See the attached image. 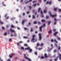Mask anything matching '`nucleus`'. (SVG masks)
Instances as JSON below:
<instances>
[{"instance_id": "nucleus-1", "label": "nucleus", "mask_w": 61, "mask_h": 61, "mask_svg": "<svg viewBox=\"0 0 61 61\" xmlns=\"http://www.w3.org/2000/svg\"><path fill=\"white\" fill-rule=\"evenodd\" d=\"M36 36L35 35H33L32 36V38L31 40V42H34V41H35V39L34 38V37H36Z\"/></svg>"}, {"instance_id": "nucleus-2", "label": "nucleus", "mask_w": 61, "mask_h": 61, "mask_svg": "<svg viewBox=\"0 0 61 61\" xmlns=\"http://www.w3.org/2000/svg\"><path fill=\"white\" fill-rule=\"evenodd\" d=\"M41 35H42L40 33H39V39L40 41H41V40H42V36H41Z\"/></svg>"}, {"instance_id": "nucleus-3", "label": "nucleus", "mask_w": 61, "mask_h": 61, "mask_svg": "<svg viewBox=\"0 0 61 61\" xmlns=\"http://www.w3.org/2000/svg\"><path fill=\"white\" fill-rule=\"evenodd\" d=\"M43 27V26H42L39 27L40 30L41 32H42V27Z\"/></svg>"}, {"instance_id": "nucleus-4", "label": "nucleus", "mask_w": 61, "mask_h": 61, "mask_svg": "<svg viewBox=\"0 0 61 61\" xmlns=\"http://www.w3.org/2000/svg\"><path fill=\"white\" fill-rule=\"evenodd\" d=\"M10 32H15V30H12L11 29H10Z\"/></svg>"}, {"instance_id": "nucleus-5", "label": "nucleus", "mask_w": 61, "mask_h": 61, "mask_svg": "<svg viewBox=\"0 0 61 61\" xmlns=\"http://www.w3.org/2000/svg\"><path fill=\"white\" fill-rule=\"evenodd\" d=\"M28 7L29 9V10H31V9L32 8V7L31 6H28Z\"/></svg>"}, {"instance_id": "nucleus-6", "label": "nucleus", "mask_w": 61, "mask_h": 61, "mask_svg": "<svg viewBox=\"0 0 61 61\" xmlns=\"http://www.w3.org/2000/svg\"><path fill=\"white\" fill-rule=\"evenodd\" d=\"M45 57L46 58L47 57H48V56H47V54L45 53L44 55Z\"/></svg>"}, {"instance_id": "nucleus-7", "label": "nucleus", "mask_w": 61, "mask_h": 61, "mask_svg": "<svg viewBox=\"0 0 61 61\" xmlns=\"http://www.w3.org/2000/svg\"><path fill=\"white\" fill-rule=\"evenodd\" d=\"M58 34V32L57 31L54 33V35L55 36H56V34Z\"/></svg>"}, {"instance_id": "nucleus-8", "label": "nucleus", "mask_w": 61, "mask_h": 61, "mask_svg": "<svg viewBox=\"0 0 61 61\" xmlns=\"http://www.w3.org/2000/svg\"><path fill=\"white\" fill-rule=\"evenodd\" d=\"M25 21V20H23L22 21V25H24V23Z\"/></svg>"}, {"instance_id": "nucleus-9", "label": "nucleus", "mask_w": 61, "mask_h": 61, "mask_svg": "<svg viewBox=\"0 0 61 61\" xmlns=\"http://www.w3.org/2000/svg\"><path fill=\"white\" fill-rule=\"evenodd\" d=\"M43 11L44 13H46L47 12V11H46V9L44 10H43Z\"/></svg>"}, {"instance_id": "nucleus-10", "label": "nucleus", "mask_w": 61, "mask_h": 61, "mask_svg": "<svg viewBox=\"0 0 61 61\" xmlns=\"http://www.w3.org/2000/svg\"><path fill=\"white\" fill-rule=\"evenodd\" d=\"M42 22H45L46 20H45L42 19L41 20Z\"/></svg>"}, {"instance_id": "nucleus-11", "label": "nucleus", "mask_w": 61, "mask_h": 61, "mask_svg": "<svg viewBox=\"0 0 61 61\" xmlns=\"http://www.w3.org/2000/svg\"><path fill=\"white\" fill-rule=\"evenodd\" d=\"M30 47H28L27 48H25V49L26 50H29V49H30Z\"/></svg>"}, {"instance_id": "nucleus-12", "label": "nucleus", "mask_w": 61, "mask_h": 61, "mask_svg": "<svg viewBox=\"0 0 61 61\" xmlns=\"http://www.w3.org/2000/svg\"><path fill=\"white\" fill-rule=\"evenodd\" d=\"M41 9L40 8H39L38 10V11L39 12H40V11H41Z\"/></svg>"}, {"instance_id": "nucleus-13", "label": "nucleus", "mask_w": 61, "mask_h": 61, "mask_svg": "<svg viewBox=\"0 0 61 61\" xmlns=\"http://www.w3.org/2000/svg\"><path fill=\"white\" fill-rule=\"evenodd\" d=\"M29 51L30 52H32V49H31V48H30V49H29Z\"/></svg>"}, {"instance_id": "nucleus-14", "label": "nucleus", "mask_w": 61, "mask_h": 61, "mask_svg": "<svg viewBox=\"0 0 61 61\" xmlns=\"http://www.w3.org/2000/svg\"><path fill=\"white\" fill-rule=\"evenodd\" d=\"M44 45V44L43 43H42L41 45H40V46H43Z\"/></svg>"}, {"instance_id": "nucleus-15", "label": "nucleus", "mask_w": 61, "mask_h": 61, "mask_svg": "<svg viewBox=\"0 0 61 61\" xmlns=\"http://www.w3.org/2000/svg\"><path fill=\"white\" fill-rule=\"evenodd\" d=\"M44 57L43 56H41L40 57V59H44Z\"/></svg>"}, {"instance_id": "nucleus-16", "label": "nucleus", "mask_w": 61, "mask_h": 61, "mask_svg": "<svg viewBox=\"0 0 61 61\" xmlns=\"http://www.w3.org/2000/svg\"><path fill=\"white\" fill-rule=\"evenodd\" d=\"M50 24H51V21H50L48 22V25H50Z\"/></svg>"}, {"instance_id": "nucleus-17", "label": "nucleus", "mask_w": 61, "mask_h": 61, "mask_svg": "<svg viewBox=\"0 0 61 61\" xmlns=\"http://www.w3.org/2000/svg\"><path fill=\"white\" fill-rule=\"evenodd\" d=\"M59 56H60L59 59L60 60H61V54H60Z\"/></svg>"}, {"instance_id": "nucleus-18", "label": "nucleus", "mask_w": 61, "mask_h": 61, "mask_svg": "<svg viewBox=\"0 0 61 61\" xmlns=\"http://www.w3.org/2000/svg\"><path fill=\"white\" fill-rule=\"evenodd\" d=\"M54 42H56V43H58V42H57V41H56V39H54Z\"/></svg>"}, {"instance_id": "nucleus-19", "label": "nucleus", "mask_w": 61, "mask_h": 61, "mask_svg": "<svg viewBox=\"0 0 61 61\" xmlns=\"http://www.w3.org/2000/svg\"><path fill=\"white\" fill-rule=\"evenodd\" d=\"M50 34L52 33V30H50L49 32H48Z\"/></svg>"}, {"instance_id": "nucleus-20", "label": "nucleus", "mask_w": 61, "mask_h": 61, "mask_svg": "<svg viewBox=\"0 0 61 61\" xmlns=\"http://www.w3.org/2000/svg\"><path fill=\"white\" fill-rule=\"evenodd\" d=\"M32 18L33 19H35V15H33Z\"/></svg>"}, {"instance_id": "nucleus-21", "label": "nucleus", "mask_w": 61, "mask_h": 61, "mask_svg": "<svg viewBox=\"0 0 61 61\" xmlns=\"http://www.w3.org/2000/svg\"><path fill=\"white\" fill-rule=\"evenodd\" d=\"M11 27L12 28H14L15 26L13 25H12L11 26Z\"/></svg>"}, {"instance_id": "nucleus-22", "label": "nucleus", "mask_w": 61, "mask_h": 61, "mask_svg": "<svg viewBox=\"0 0 61 61\" xmlns=\"http://www.w3.org/2000/svg\"><path fill=\"white\" fill-rule=\"evenodd\" d=\"M16 33H15L14 35V36H15V37H16Z\"/></svg>"}, {"instance_id": "nucleus-23", "label": "nucleus", "mask_w": 61, "mask_h": 61, "mask_svg": "<svg viewBox=\"0 0 61 61\" xmlns=\"http://www.w3.org/2000/svg\"><path fill=\"white\" fill-rule=\"evenodd\" d=\"M40 45L39 43H37V47H38V46H39Z\"/></svg>"}, {"instance_id": "nucleus-24", "label": "nucleus", "mask_w": 61, "mask_h": 61, "mask_svg": "<svg viewBox=\"0 0 61 61\" xmlns=\"http://www.w3.org/2000/svg\"><path fill=\"white\" fill-rule=\"evenodd\" d=\"M54 11H56V10H57V8H54Z\"/></svg>"}, {"instance_id": "nucleus-25", "label": "nucleus", "mask_w": 61, "mask_h": 61, "mask_svg": "<svg viewBox=\"0 0 61 61\" xmlns=\"http://www.w3.org/2000/svg\"><path fill=\"white\" fill-rule=\"evenodd\" d=\"M33 28H31V32H33Z\"/></svg>"}, {"instance_id": "nucleus-26", "label": "nucleus", "mask_w": 61, "mask_h": 61, "mask_svg": "<svg viewBox=\"0 0 61 61\" xmlns=\"http://www.w3.org/2000/svg\"><path fill=\"white\" fill-rule=\"evenodd\" d=\"M21 49H22V50H24V47H21Z\"/></svg>"}, {"instance_id": "nucleus-27", "label": "nucleus", "mask_w": 61, "mask_h": 61, "mask_svg": "<svg viewBox=\"0 0 61 61\" xmlns=\"http://www.w3.org/2000/svg\"><path fill=\"white\" fill-rule=\"evenodd\" d=\"M24 38H25V39H26L27 38H28V37H26V36H24L23 37Z\"/></svg>"}, {"instance_id": "nucleus-28", "label": "nucleus", "mask_w": 61, "mask_h": 61, "mask_svg": "<svg viewBox=\"0 0 61 61\" xmlns=\"http://www.w3.org/2000/svg\"><path fill=\"white\" fill-rule=\"evenodd\" d=\"M49 18V16H46V19H48Z\"/></svg>"}, {"instance_id": "nucleus-29", "label": "nucleus", "mask_w": 61, "mask_h": 61, "mask_svg": "<svg viewBox=\"0 0 61 61\" xmlns=\"http://www.w3.org/2000/svg\"><path fill=\"white\" fill-rule=\"evenodd\" d=\"M28 25H31V23L30 22H29L28 23Z\"/></svg>"}, {"instance_id": "nucleus-30", "label": "nucleus", "mask_w": 61, "mask_h": 61, "mask_svg": "<svg viewBox=\"0 0 61 61\" xmlns=\"http://www.w3.org/2000/svg\"><path fill=\"white\" fill-rule=\"evenodd\" d=\"M28 60L29 61H31V59H30L29 58H28Z\"/></svg>"}, {"instance_id": "nucleus-31", "label": "nucleus", "mask_w": 61, "mask_h": 61, "mask_svg": "<svg viewBox=\"0 0 61 61\" xmlns=\"http://www.w3.org/2000/svg\"><path fill=\"white\" fill-rule=\"evenodd\" d=\"M36 23H37L36 21H35L34 22V24H36Z\"/></svg>"}, {"instance_id": "nucleus-32", "label": "nucleus", "mask_w": 61, "mask_h": 61, "mask_svg": "<svg viewBox=\"0 0 61 61\" xmlns=\"http://www.w3.org/2000/svg\"><path fill=\"white\" fill-rule=\"evenodd\" d=\"M60 39H61V38L60 37H58V40H60Z\"/></svg>"}, {"instance_id": "nucleus-33", "label": "nucleus", "mask_w": 61, "mask_h": 61, "mask_svg": "<svg viewBox=\"0 0 61 61\" xmlns=\"http://www.w3.org/2000/svg\"><path fill=\"white\" fill-rule=\"evenodd\" d=\"M56 16V15H53V17H55Z\"/></svg>"}, {"instance_id": "nucleus-34", "label": "nucleus", "mask_w": 61, "mask_h": 61, "mask_svg": "<svg viewBox=\"0 0 61 61\" xmlns=\"http://www.w3.org/2000/svg\"><path fill=\"white\" fill-rule=\"evenodd\" d=\"M36 6V4H34L33 5V6Z\"/></svg>"}, {"instance_id": "nucleus-35", "label": "nucleus", "mask_w": 61, "mask_h": 61, "mask_svg": "<svg viewBox=\"0 0 61 61\" xmlns=\"http://www.w3.org/2000/svg\"><path fill=\"white\" fill-rule=\"evenodd\" d=\"M51 42H54V40H53V39H51Z\"/></svg>"}, {"instance_id": "nucleus-36", "label": "nucleus", "mask_w": 61, "mask_h": 61, "mask_svg": "<svg viewBox=\"0 0 61 61\" xmlns=\"http://www.w3.org/2000/svg\"><path fill=\"white\" fill-rule=\"evenodd\" d=\"M54 61H57V58L55 59H54Z\"/></svg>"}, {"instance_id": "nucleus-37", "label": "nucleus", "mask_w": 61, "mask_h": 61, "mask_svg": "<svg viewBox=\"0 0 61 61\" xmlns=\"http://www.w3.org/2000/svg\"><path fill=\"white\" fill-rule=\"evenodd\" d=\"M43 25L44 26H46V24H43Z\"/></svg>"}, {"instance_id": "nucleus-38", "label": "nucleus", "mask_w": 61, "mask_h": 61, "mask_svg": "<svg viewBox=\"0 0 61 61\" xmlns=\"http://www.w3.org/2000/svg\"><path fill=\"white\" fill-rule=\"evenodd\" d=\"M56 50H54V52L55 53H56Z\"/></svg>"}, {"instance_id": "nucleus-39", "label": "nucleus", "mask_w": 61, "mask_h": 61, "mask_svg": "<svg viewBox=\"0 0 61 61\" xmlns=\"http://www.w3.org/2000/svg\"><path fill=\"white\" fill-rule=\"evenodd\" d=\"M61 49V47H59L58 48V50H60Z\"/></svg>"}, {"instance_id": "nucleus-40", "label": "nucleus", "mask_w": 61, "mask_h": 61, "mask_svg": "<svg viewBox=\"0 0 61 61\" xmlns=\"http://www.w3.org/2000/svg\"><path fill=\"white\" fill-rule=\"evenodd\" d=\"M7 14H5V15L4 16V17H6V16H7Z\"/></svg>"}, {"instance_id": "nucleus-41", "label": "nucleus", "mask_w": 61, "mask_h": 61, "mask_svg": "<svg viewBox=\"0 0 61 61\" xmlns=\"http://www.w3.org/2000/svg\"><path fill=\"white\" fill-rule=\"evenodd\" d=\"M4 35L5 36H6V35H7V33H5L4 34Z\"/></svg>"}, {"instance_id": "nucleus-42", "label": "nucleus", "mask_w": 61, "mask_h": 61, "mask_svg": "<svg viewBox=\"0 0 61 61\" xmlns=\"http://www.w3.org/2000/svg\"><path fill=\"white\" fill-rule=\"evenodd\" d=\"M29 2V1L26 2L25 3L26 4H27L28 3V2Z\"/></svg>"}, {"instance_id": "nucleus-43", "label": "nucleus", "mask_w": 61, "mask_h": 61, "mask_svg": "<svg viewBox=\"0 0 61 61\" xmlns=\"http://www.w3.org/2000/svg\"><path fill=\"white\" fill-rule=\"evenodd\" d=\"M41 15H42L43 14V12L42 11V10H41Z\"/></svg>"}, {"instance_id": "nucleus-44", "label": "nucleus", "mask_w": 61, "mask_h": 61, "mask_svg": "<svg viewBox=\"0 0 61 61\" xmlns=\"http://www.w3.org/2000/svg\"><path fill=\"white\" fill-rule=\"evenodd\" d=\"M14 55H15V53H12L11 55V56H14Z\"/></svg>"}, {"instance_id": "nucleus-45", "label": "nucleus", "mask_w": 61, "mask_h": 61, "mask_svg": "<svg viewBox=\"0 0 61 61\" xmlns=\"http://www.w3.org/2000/svg\"><path fill=\"white\" fill-rule=\"evenodd\" d=\"M49 14H50V15L51 14V12L50 11H49Z\"/></svg>"}, {"instance_id": "nucleus-46", "label": "nucleus", "mask_w": 61, "mask_h": 61, "mask_svg": "<svg viewBox=\"0 0 61 61\" xmlns=\"http://www.w3.org/2000/svg\"><path fill=\"white\" fill-rule=\"evenodd\" d=\"M35 55H37V52H35Z\"/></svg>"}, {"instance_id": "nucleus-47", "label": "nucleus", "mask_w": 61, "mask_h": 61, "mask_svg": "<svg viewBox=\"0 0 61 61\" xmlns=\"http://www.w3.org/2000/svg\"><path fill=\"white\" fill-rule=\"evenodd\" d=\"M36 1H34L33 2V3H35L36 2Z\"/></svg>"}, {"instance_id": "nucleus-48", "label": "nucleus", "mask_w": 61, "mask_h": 61, "mask_svg": "<svg viewBox=\"0 0 61 61\" xmlns=\"http://www.w3.org/2000/svg\"><path fill=\"white\" fill-rule=\"evenodd\" d=\"M12 56L11 55V56L10 55L9 57H10L11 58H12Z\"/></svg>"}, {"instance_id": "nucleus-49", "label": "nucleus", "mask_w": 61, "mask_h": 61, "mask_svg": "<svg viewBox=\"0 0 61 61\" xmlns=\"http://www.w3.org/2000/svg\"><path fill=\"white\" fill-rule=\"evenodd\" d=\"M20 1L21 3H22L23 2V0H21Z\"/></svg>"}, {"instance_id": "nucleus-50", "label": "nucleus", "mask_w": 61, "mask_h": 61, "mask_svg": "<svg viewBox=\"0 0 61 61\" xmlns=\"http://www.w3.org/2000/svg\"><path fill=\"white\" fill-rule=\"evenodd\" d=\"M2 29H5V27H2Z\"/></svg>"}, {"instance_id": "nucleus-51", "label": "nucleus", "mask_w": 61, "mask_h": 61, "mask_svg": "<svg viewBox=\"0 0 61 61\" xmlns=\"http://www.w3.org/2000/svg\"><path fill=\"white\" fill-rule=\"evenodd\" d=\"M24 46H27V45L26 44L24 45Z\"/></svg>"}, {"instance_id": "nucleus-52", "label": "nucleus", "mask_w": 61, "mask_h": 61, "mask_svg": "<svg viewBox=\"0 0 61 61\" xmlns=\"http://www.w3.org/2000/svg\"><path fill=\"white\" fill-rule=\"evenodd\" d=\"M7 61H11L10 59H9L7 60Z\"/></svg>"}, {"instance_id": "nucleus-53", "label": "nucleus", "mask_w": 61, "mask_h": 61, "mask_svg": "<svg viewBox=\"0 0 61 61\" xmlns=\"http://www.w3.org/2000/svg\"><path fill=\"white\" fill-rule=\"evenodd\" d=\"M12 40V39H9V41H11Z\"/></svg>"}, {"instance_id": "nucleus-54", "label": "nucleus", "mask_w": 61, "mask_h": 61, "mask_svg": "<svg viewBox=\"0 0 61 61\" xmlns=\"http://www.w3.org/2000/svg\"><path fill=\"white\" fill-rule=\"evenodd\" d=\"M24 29L25 30H27V29L26 28H24Z\"/></svg>"}, {"instance_id": "nucleus-55", "label": "nucleus", "mask_w": 61, "mask_h": 61, "mask_svg": "<svg viewBox=\"0 0 61 61\" xmlns=\"http://www.w3.org/2000/svg\"><path fill=\"white\" fill-rule=\"evenodd\" d=\"M25 59H28V58H28L27 57H25Z\"/></svg>"}, {"instance_id": "nucleus-56", "label": "nucleus", "mask_w": 61, "mask_h": 61, "mask_svg": "<svg viewBox=\"0 0 61 61\" xmlns=\"http://www.w3.org/2000/svg\"><path fill=\"white\" fill-rule=\"evenodd\" d=\"M27 14H29V12L27 11Z\"/></svg>"}, {"instance_id": "nucleus-57", "label": "nucleus", "mask_w": 61, "mask_h": 61, "mask_svg": "<svg viewBox=\"0 0 61 61\" xmlns=\"http://www.w3.org/2000/svg\"><path fill=\"white\" fill-rule=\"evenodd\" d=\"M22 43H23V42L22 41H20L19 42V43L21 44Z\"/></svg>"}, {"instance_id": "nucleus-58", "label": "nucleus", "mask_w": 61, "mask_h": 61, "mask_svg": "<svg viewBox=\"0 0 61 61\" xmlns=\"http://www.w3.org/2000/svg\"><path fill=\"white\" fill-rule=\"evenodd\" d=\"M38 23L39 24H41V23L40 22H39V21L38 22Z\"/></svg>"}, {"instance_id": "nucleus-59", "label": "nucleus", "mask_w": 61, "mask_h": 61, "mask_svg": "<svg viewBox=\"0 0 61 61\" xmlns=\"http://www.w3.org/2000/svg\"><path fill=\"white\" fill-rule=\"evenodd\" d=\"M56 31V29H53V31Z\"/></svg>"}, {"instance_id": "nucleus-60", "label": "nucleus", "mask_w": 61, "mask_h": 61, "mask_svg": "<svg viewBox=\"0 0 61 61\" xmlns=\"http://www.w3.org/2000/svg\"><path fill=\"white\" fill-rule=\"evenodd\" d=\"M35 48L36 49H38L37 48V47H35Z\"/></svg>"}, {"instance_id": "nucleus-61", "label": "nucleus", "mask_w": 61, "mask_h": 61, "mask_svg": "<svg viewBox=\"0 0 61 61\" xmlns=\"http://www.w3.org/2000/svg\"><path fill=\"white\" fill-rule=\"evenodd\" d=\"M59 12H61V10L60 9H59Z\"/></svg>"}, {"instance_id": "nucleus-62", "label": "nucleus", "mask_w": 61, "mask_h": 61, "mask_svg": "<svg viewBox=\"0 0 61 61\" xmlns=\"http://www.w3.org/2000/svg\"><path fill=\"white\" fill-rule=\"evenodd\" d=\"M9 18V16L7 17L6 18V19H8Z\"/></svg>"}, {"instance_id": "nucleus-63", "label": "nucleus", "mask_w": 61, "mask_h": 61, "mask_svg": "<svg viewBox=\"0 0 61 61\" xmlns=\"http://www.w3.org/2000/svg\"><path fill=\"white\" fill-rule=\"evenodd\" d=\"M23 15H25V13H23Z\"/></svg>"}, {"instance_id": "nucleus-64", "label": "nucleus", "mask_w": 61, "mask_h": 61, "mask_svg": "<svg viewBox=\"0 0 61 61\" xmlns=\"http://www.w3.org/2000/svg\"><path fill=\"white\" fill-rule=\"evenodd\" d=\"M54 19L55 21H56V18H55Z\"/></svg>"}]
</instances>
